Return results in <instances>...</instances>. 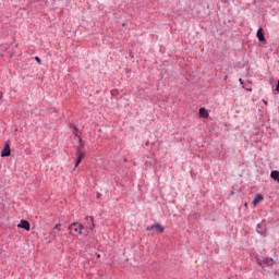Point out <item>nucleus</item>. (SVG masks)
Returning a JSON list of instances; mask_svg holds the SVG:
<instances>
[{
  "label": "nucleus",
  "mask_w": 279,
  "mask_h": 279,
  "mask_svg": "<svg viewBox=\"0 0 279 279\" xmlns=\"http://www.w3.org/2000/svg\"><path fill=\"white\" fill-rule=\"evenodd\" d=\"M77 160H76V163H75V167H80V163L82 162V160H84V153L80 151V148L77 149Z\"/></svg>",
  "instance_id": "6e6552de"
},
{
  "label": "nucleus",
  "mask_w": 279,
  "mask_h": 279,
  "mask_svg": "<svg viewBox=\"0 0 279 279\" xmlns=\"http://www.w3.org/2000/svg\"><path fill=\"white\" fill-rule=\"evenodd\" d=\"M36 62H38V64H40V57H35Z\"/></svg>",
  "instance_id": "ddd939ff"
},
{
  "label": "nucleus",
  "mask_w": 279,
  "mask_h": 279,
  "mask_svg": "<svg viewBox=\"0 0 279 279\" xmlns=\"http://www.w3.org/2000/svg\"><path fill=\"white\" fill-rule=\"evenodd\" d=\"M154 228L156 232H159V234H162V232H165V227L160 226V223L154 225Z\"/></svg>",
  "instance_id": "9b49d317"
},
{
  "label": "nucleus",
  "mask_w": 279,
  "mask_h": 279,
  "mask_svg": "<svg viewBox=\"0 0 279 279\" xmlns=\"http://www.w3.org/2000/svg\"><path fill=\"white\" fill-rule=\"evenodd\" d=\"M60 227V225H56L54 229H58Z\"/></svg>",
  "instance_id": "f3484780"
},
{
  "label": "nucleus",
  "mask_w": 279,
  "mask_h": 279,
  "mask_svg": "<svg viewBox=\"0 0 279 279\" xmlns=\"http://www.w3.org/2000/svg\"><path fill=\"white\" fill-rule=\"evenodd\" d=\"M270 178L279 183V171L278 170L271 171Z\"/></svg>",
  "instance_id": "1a4fd4ad"
},
{
  "label": "nucleus",
  "mask_w": 279,
  "mask_h": 279,
  "mask_svg": "<svg viewBox=\"0 0 279 279\" xmlns=\"http://www.w3.org/2000/svg\"><path fill=\"white\" fill-rule=\"evenodd\" d=\"M239 82H240V84H243V78H240Z\"/></svg>",
  "instance_id": "4468645a"
},
{
  "label": "nucleus",
  "mask_w": 279,
  "mask_h": 279,
  "mask_svg": "<svg viewBox=\"0 0 279 279\" xmlns=\"http://www.w3.org/2000/svg\"><path fill=\"white\" fill-rule=\"evenodd\" d=\"M264 197H263V194H258L254 201H253V204L254 206H257V204H260V202H263Z\"/></svg>",
  "instance_id": "9d476101"
},
{
  "label": "nucleus",
  "mask_w": 279,
  "mask_h": 279,
  "mask_svg": "<svg viewBox=\"0 0 279 279\" xmlns=\"http://www.w3.org/2000/svg\"><path fill=\"white\" fill-rule=\"evenodd\" d=\"M87 223H90L89 226H87V231H86V236H88V234H93V229L95 228V218L93 217H86L85 218Z\"/></svg>",
  "instance_id": "7ed1b4c3"
},
{
  "label": "nucleus",
  "mask_w": 279,
  "mask_h": 279,
  "mask_svg": "<svg viewBox=\"0 0 279 279\" xmlns=\"http://www.w3.org/2000/svg\"><path fill=\"white\" fill-rule=\"evenodd\" d=\"M11 150H10V144H5L3 150L1 151V157L5 158L8 156H10Z\"/></svg>",
  "instance_id": "39448f33"
},
{
  "label": "nucleus",
  "mask_w": 279,
  "mask_h": 279,
  "mask_svg": "<svg viewBox=\"0 0 279 279\" xmlns=\"http://www.w3.org/2000/svg\"><path fill=\"white\" fill-rule=\"evenodd\" d=\"M257 265L263 268L274 267V265H276V260H274V258L265 257L264 259H258Z\"/></svg>",
  "instance_id": "f03ea898"
},
{
  "label": "nucleus",
  "mask_w": 279,
  "mask_h": 279,
  "mask_svg": "<svg viewBox=\"0 0 279 279\" xmlns=\"http://www.w3.org/2000/svg\"><path fill=\"white\" fill-rule=\"evenodd\" d=\"M199 117L202 119H208L209 114H208V110H206V108H201L198 110Z\"/></svg>",
  "instance_id": "0eeeda50"
},
{
  "label": "nucleus",
  "mask_w": 279,
  "mask_h": 279,
  "mask_svg": "<svg viewBox=\"0 0 279 279\" xmlns=\"http://www.w3.org/2000/svg\"><path fill=\"white\" fill-rule=\"evenodd\" d=\"M257 232H258L259 234H263V232H260V231H258V230H257Z\"/></svg>",
  "instance_id": "a211bd4d"
},
{
  "label": "nucleus",
  "mask_w": 279,
  "mask_h": 279,
  "mask_svg": "<svg viewBox=\"0 0 279 279\" xmlns=\"http://www.w3.org/2000/svg\"><path fill=\"white\" fill-rule=\"evenodd\" d=\"M2 98H3V94L0 93V99H2Z\"/></svg>",
  "instance_id": "2eb2a0df"
},
{
  "label": "nucleus",
  "mask_w": 279,
  "mask_h": 279,
  "mask_svg": "<svg viewBox=\"0 0 279 279\" xmlns=\"http://www.w3.org/2000/svg\"><path fill=\"white\" fill-rule=\"evenodd\" d=\"M260 228V225H257V229Z\"/></svg>",
  "instance_id": "6ab92c4d"
},
{
  "label": "nucleus",
  "mask_w": 279,
  "mask_h": 279,
  "mask_svg": "<svg viewBox=\"0 0 279 279\" xmlns=\"http://www.w3.org/2000/svg\"><path fill=\"white\" fill-rule=\"evenodd\" d=\"M70 234H73V236H76V234H82V230H84V225L80 222H73L69 227Z\"/></svg>",
  "instance_id": "f257e3e1"
},
{
  "label": "nucleus",
  "mask_w": 279,
  "mask_h": 279,
  "mask_svg": "<svg viewBox=\"0 0 279 279\" xmlns=\"http://www.w3.org/2000/svg\"><path fill=\"white\" fill-rule=\"evenodd\" d=\"M17 228H22L23 230H26L27 232H29V230H31L29 222L27 220H21L20 223L17 225Z\"/></svg>",
  "instance_id": "20e7f679"
},
{
  "label": "nucleus",
  "mask_w": 279,
  "mask_h": 279,
  "mask_svg": "<svg viewBox=\"0 0 279 279\" xmlns=\"http://www.w3.org/2000/svg\"><path fill=\"white\" fill-rule=\"evenodd\" d=\"M257 38H258L259 43H266L265 33H263V28H259L257 31Z\"/></svg>",
  "instance_id": "423d86ee"
},
{
  "label": "nucleus",
  "mask_w": 279,
  "mask_h": 279,
  "mask_svg": "<svg viewBox=\"0 0 279 279\" xmlns=\"http://www.w3.org/2000/svg\"><path fill=\"white\" fill-rule=\"evenodd\" d=\"M155 228H156V227H154V225H153V226H150V227H147L146 230L149 232V231H151V230H155Z\"/></svg>",
  "instance_id": "f8f14e48"
},
{
  "label": "nucleus",
  "mask_w": 279,
  "mask_h": 279,
  "mask_svg": "<svg viewBox=\"0 0 279 279\" xmlns=\"http://www.w3.org/2000/svg\"><path fill=\"white\" fill-rule=\"evenodd\" d=\"M97 197H101V194H100V193H97Z\"/></svg>",
  "instance_id": "dca6fc26"
}]
</instances>
